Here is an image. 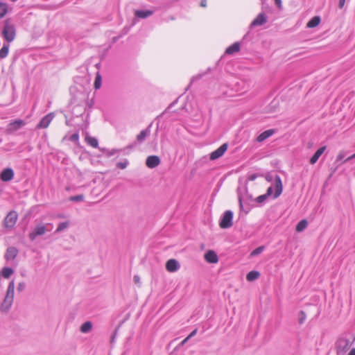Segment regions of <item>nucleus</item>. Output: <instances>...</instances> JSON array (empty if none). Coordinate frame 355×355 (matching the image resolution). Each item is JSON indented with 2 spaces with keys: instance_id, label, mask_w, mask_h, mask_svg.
<instances>
[{
  "instance_id": "8fccbe9b",
  "label": "nucleus",
  "mask_w": 355,
  "mask_h": 355,
  "mask_svg": "<svg viewBox=\"0 0 355 355\" xmlns=\"http://www.w3.org/2000/svg\"><path fill=\"white\" fill-rule=\"evenodd\" d=\"M256 178H257V175L255 174H253L249 177V180L251 181H253L256 179Z\"/></svg>"
},
{
  "instance_id": "5701e85b",
  "label": "nucleus",
  "mask_w": 355,
  "mask_h": 355,
  "mask_svg": "<svg viewBox=\"0 0 355 355\" xmlns=\"http://www.w3.org/2000/svg\"><path fill=\"white\" fill-rule=\"evenodd\" d=\"M240 50V44L239 42H235L232 45L230 46L225 50V53L227 54H233L236 52H238Z\"/></svg>"
},
{
  "instance_id": "b1692460",
  "label": "nucleus",
  "mask_w": 355,
  "mask_h": 355,
  "mask_svg": "<svg viewBox=\"0 0 355 355\" xmlns=\"http://www.w3.org/2000/svg\"><path fill=\"white\" fill-rule=\"evenodd\" d=\"M320 22V17L319 16H315L306 24V27L310 28H315L318 26Z\"/></svg>"
},
{
  "instance_id": "6e6552de",
  "label": "nucleus",
  "mask_w": 355,
  "mask_h": 355,
  "mask_svg": "<svg viewBox=\"0 0 355 355\" xmlns=\"http://www.w3.org/2000/svg\"><path fill=\"white\" fill-rule=\"evenodd\" d=\"M161 161L158 156L150 155L146 158V165L150 168H154L159 165Z\"/></svg>"
},
{
  "instance_id": "2eb2a0df",
  "label": "nucleus",
  "mask_w": 355,
  "mask_h": 355,
  "mask_svg": "<svg viewBox=\"0 0 355 355\" xmlns=\"http://www.w3.org/2000/svg\"><path fill=\"white\" fill-rule=\"evenodd\" d=\"M18 254V250L15 247H9L7 248L5 259L7 261L13 260Z\"/></svg>"
},
{
  "instance_id": "3c124183",
  "label": "nucleus",
  "mask_w": 355,
  "mask_h": 355,
  "mask_svg": "<svg viewBox=\"0 0 355 355\" xmlns=\"http://www.w3.org/2000/svg\"><path fill=\"white\" fill-rule=\"evenodd\" d=\"M354 158H355V153H354V154H353L352 155H351L350 157H349L348 158H347V159L344 161V162H347V161H348V160H350V159H354Z\"/></svg>"
},
{
  "instance_id": "6ab92c4d",
  "label": "nucleus",
  "mask_w": 355,
  "mask_h": 355,
  "mask_svg": "<svg viewBox=\"0 0 355 355\" xmlns=\"http://www.w3.org/2000/svg\"><path fill=\"white\" fill-rule=\"evenodd\" d=\"M93 327L92 322L90 321H87L84 322L80 327V331L83 334H87L89 333Z\"/></svg>"
},
{
  "instance_id": "20e7f679",
  "label": "nucleus",
  "mask_w": 355,
  "mask_h": 355,
  "mask_svg": "<svg viewBox=\"0 0 355 355\" xmlns=\"http://www.w3.org/2000/svg\"><path fill=\"white\" fill-rule=\"evenodd\" d=\"M232 218H233V212L230 210H227L225 211L223 214L220 221V227L223 229L230 228L232 226Z\"/></svg>"
},
{
  "instance_id": "4c0bfd02",
  "label": "nucleus",
  "mask_w": 355,
  "mask_h": 355,
  "mask_svg": "<svg viewBox=\"0 0 355 355\" xmlns=\"http://www.w3.org/2000/svg\"><path fill=\"white\" fill-rule=\"evenodd\" d=\"M128 164V161H125L124 162H119L117 164V167H119V168H121V169H124L127 167Z\"/></svg>"
},
{
  "instance_id": "f704fd0d",
  "label": "nucleus",
  "mask_w": 355,
  "mask_h": 355,
  "mask_svg": "<svg viewBox=\"0 0 355 355\" xmlns=\"http://www.w3.org/2000/svg\"><path fill=\"white\" fill-rule=\"evenodd\" d=\"M268 197L266 196V194H263V195H261L259 196H258L257 198H256V201L259 203H263L264 202L267 198Z\"/></svg>"
},
{
  "instance_id": "2f4dec72",
  "label": "nucleus",
  "mask_w": 355,
  "mask_h": 355,
  "mask_svg": "<svg viewBox=\"0 0 355 355\" xmlns=\"http://www.w3.org/2000/svg\"><path fill=\"white\" fill-rule=\"evenodd\" d=\"M263 248H264L263 246H260V247L257 248L251 252V256H256V255L261 254L263 252Z\"/></svg>"
},
{
  "instance_id": "09e8293b",
  "label": "nucleus",
  "mask_w": 355,
  "mask_h": 355,
  "mask_svg": "<svg viewBox=\"0 0 355 355\" xmlns=\"http://www.w3.org/2000/svg\"><path fill=\"white\" fill-rule=\"evenodd\" d=\"M119 151V150H112L110 152H109L108 155L110 156L114 155L115 153Z\"/></svg>"
},
{
  "instance_id": "1a4fd4ad",
  "label": "nucleus",
  "mask_w": 355,
  "mask_h": 355,
  "mask_svg": "<svg viewBox=\"0 0 355 355\" xmlns=\"http://www.w3.org/2000/svg\"><path fill=\"white\" fill-rule=\"evenodd\" d=\"M274 187H275L274 198H277L281 195L282 190H283L282 180L279 175H276L275 178Z\"/></svg>"
},
{
  "instance_id": "f03ea898",
  "label": "nucleus",
  "mask_w": 355,
  "mask_h": 355,
  "mask_svg": "<svg viewBox=\"0 0 355 355\" xmlns=\"http://www.w3.org/2000/svg\"><path fill=\"white\" fill-rule=\"evenodd\" d=\"M2 35L3 38L9 43L12 42L16 36V29L15 25L10 21V19H6L4 21V26L2 31Z\"/></svg>"
},
{
  "instance_id": "58836bf2",
  "label": "nucleus",
  "mask_w": 355,
  "mask_h": 355,
  "mask_svg": "<svg viewBox=\"0 0 355 355\" xmlns=\"http://www.w3.org/2000/svg\"><path fill=\"white\" fill-rule=\"evenodd\" d=\"M133 281L135 284H140V277L138 275H135L133 277Z\"/></svg>"
},
{
  "instance_id": "79ce46f5",
  "label": "nucleus",
  "mask_w": 355,
  "mask_h": 355,
  "mask_svg": "<svg viewBox=\"0 0 355 355\" xmlns=\"http://www.w3.org/2000/svg\"><path fill=\"white\" fill-rule=\"evenodd\" d=\"M197 334V329H194L191 332V334L187 336L189 339L191 338L193 336H194Z\"/></svg>"
},
{
  "instance_id": "473e14b6",
  "label": "nucleus",
  "mask_w": 355,
  "mask_h": 355,
  "mask_svg": "<svg viewBox=\"0 0 355 355\" xmlns=\"http://www.w3.org/2000/svg\"><path fill=\"white\" fill-rule=\"evenodd\" d=\"M83 199H84L83 195H77V196H71L69 198V200L71 201H76V202L83 201Z\"/></svg>"
},
{
  "instance_id": "9b49d317",
  "label": "nucleus",
  "mask_w": 355,
  "mask_h": 355,
  "mask_svg": "<svg viewBox=\"0 0 355 355\" xmlns=\"http://www.w3.org/2000/svg\"><path fill=\"white\" fill-rule=\"evenodd\" d=\"M180 268V263L174 259H169L166 263V268L170 272H176Z\"/></svg>"
},
{
  "instance_id": "5fc2aeb1",
  "label": "nucleus",
  "mask_w": 355,
  "mask_h": 355,
  "mask_svg": "<svg viewBox=\"0 0 355 355\" xmlns=\"http://www.w3.org/2000/svg\"><path fill=\"white\" fill-rule=\"evenodd\" d=\"M58 217L61 218H64V216L63 214H58Z\"/></svg>"
},
{
  "instance_id": "4468645a",
  "label": "nucleus",
  "mask_w": 355,
  "mask_h": 355,
  "mask_svg": "<svg viewBox=\"0 0 355 355\" xmlns=\"http://www.w3.org/2000/svg\"><path fill=\"white\" fill-rule=\"evenodd\" d=\"M205 259L207 262L210 263H216L218 261V256L213 250H208L205 254Z\"/></svg>"
},
{
  "instance_id": "4d7b16f0",
  "label": "nucleus",
  "mask_w": 355,
  "mask_h": 355,
  "mask_svg": "<svg viewBox=\"0 0 355 355\" xmlns=\"http://www.w3.org/2000/svg\"><path fill=\"white\" fill-rule=\"evenodd\" d=\"M12 1L15 2V1H17V0H11Z\"/></svg>"
},
{
  "instance_id": "c9c22d12",
  "label": "nucleus",
  "mask_w": 355,
  "mask_h": 355,
  "mask_svg": "<svg viewBox=\"0 0 355 355\" xmlns=\"http://www.w3.org/2000/svg\"><path fill=\"white\" fill-rule=\"evenodd\" d=\"M306 319V314L303 311H301L299 313V322L302 324Z\"/></svg>"
},
{
  "instance_id": "de8ad7c7",
  "label": "nucleus",
  "mask_w": 355,
  "mask_h": 355,
  "mask_svg": "<svg viewBox=\"0 0 355 355\" xmlns=\"http://www.w3.org/2000/svg\"><path fill=\"white\" fill-rule=\"evenodd\" d=\"M200 6L206 7L207 6V0H201Z\"/></svg>"
},
{
  "instance_id": "412c9836",
  "label": "nucleus",
  "mask_w": 355,
  "mask_h": 355,
  "mask_svg": "<svg viewBox=\"0 0 355 355\" xmlns=\"http://www.w3.org/2000/svg\"><path fill=\"white\" fill-rule=\"evenodd\" d=\"M150 131L149 128L143 130L137 136V141L139 143H142L146 138L150 135Z\"/></svg>"
},
{
  "instance_id": "dca6fc26",
  "label": "nucleus",
  "mask_w": 355,
  "mask_h": 355,
  "mask_svg": "<svg viewBox=\"0 0 355 355\" xmlns=\"http://www.w3.org/2000/svg\"><path fill=\"white\" fill-rule=\"evenodd\" d=\"M267 21L266 15L264 13H260L257 15V17L253 20L251 25L256 26H261L264 24Z\"/></svg>"
},
{
  "instance_id": "bb28decb",
  "label": "nucleus",
  "mask_w": 355,
  "mask_h": 355,
  "mask_svg": "<svg viewBox=\"0 0 355 355\" xmlns=\"http://www.w3.org/2000/svg\"><path fill=\"white\" fill-rule=\"evenodd\" d=\"M307 225L308 223L306 220H300L296 226V231L298 232H302L307 227Z\"/></svg>"
},
{
  "instance_id": "ea45409f",
  "label": "nucleus",
  "mask_w": 355,
  "mask_h": 355,
  "mask_svg": "<svg viewBox=\"0 0 355 355\" xmlns=\"http://www.w3.org/2000/svg\"><path fill=\"white\" fill-rule=\"evenodd\" d=\"M272 191H273L272 187H268V189H267L266 193V196H267L268 197H269L270 196H271V195H272Z\"/></svg>"
},
{
  "instance_id": "ddd939ff",
  "label": "nucleus",
  "mask_w": 355,
  "mask_h": 355,
  "mask_svg": "<svg viewBox=\"0 0 355 355\" xmlns=\"http://www.w3.org/2000/svg\"><path fill=\"white\" fill-rule=\"evenodd\" d=\"M24 124H25V123L24 122L23 120H21V119L16 120V121L11 122L8 124L7 130L10 132L16 131V130H19V128H21L22 126H24Z\"/></svg>"
},
{
  "instance_id": "e433bc0d",
  "label": "nucleus",
  "mask_w": 355,
  "mask_h": 355,
  "mask_svg": "<svg viewBox=\"0 0 355 355\" xmlns=\"http://www.w3.org/2000/svg\"><path fill=\"white\" fill-rule=\"evenodd\" d=\"M345 157V153L344 152H340L336 157V162H340L343 160Z\"/></svg>"
},
{
  "instance_id": "a878e982",
  "label": "nucleus",
  "mask_w": 355,
  "mask_h": 355,
  "mask_svg": "<svg viewBox=\"0 0 355 355\" xmlns=\"http://www.w3.org/2000/svg\"><path fill=\"white\" fill-rule=\"evenodd\" d=\"M14 272V270L11 268L5 267L2 269L1 275L3 278H9Z\"/></svg>"
},
{
  "instance_id": "72a5a7b5",
  "label": "nucleus",
  "mask_w": 355,
  "mask_h": 355,
  "mask_svg": "<svg viewBox=\"0 0 355 355\" xmlns=\"http://www.w3.org/2000/svg\"><path fill=\"white\" fill-rule=\"evenodd\" d=\"M26 283L24 282H21L18 284L17 286V291L18 292H22L25 290L26 288Z\"/></svg>"
},
{
  "instance_id": "37998d69",
  "label": "nucleus",
  "mask_w": 355,
  "mask_h": 355,
  "mask_svg": "<svg viewBox=\"0 0 355 355\" xmlns=\"http://www.w3.org/2000/svg\"><path fill=\"white\" fill-rule=\"evenodd\" d=\"M189 338L188 337H186L179 345V347L183 346L185 343H187L189 341Z\"/></svg>"
},
{
  "instance_id": "c756f323",
  "label": "nucleus",
  "mask_w": 355,
  "mask_h": 355,
  "mask_svg": "<svg viewBox=\"0 0 355 355\" xmlns=\"http://www.w3.org/2000/svg\"><path fill=\"white\" fill-rule=\"evenodd\" d=\"M69 226V221H65V222H62V223H60L56 230H55V232L56 233H58V232H62L63 230H66L68 227Z\"/></svg>"
},
{
  "instance_id": "a211bd4d",
  "label": "nucleus",
  "mask_w": 355,
  "mask_h": 355,
  "mask_svg": "<svg viewBox=\"0 0 355 355\" xmlns=\"http://www.w3.org/2000/svg\"><path fill=\"white\" fill-rule=\"evenodd\" d=\"M326 149V146H322L315 153L314 155L311 157L310 159V164H314L317 162L319 157L322 155V153L324 152Z\"/></svg>"
},
{
  "instance_id": "a19ab883",
  "label": "nucleus",
  "mask_w": 355,
  "mask_h": 355,
  "mask_svg": "<svg viewBox=\"0 0 355 355\" xmlns=\"http://www.w3.org/2000/svg\"><path fill=\"white\" fill-rule=\"evenodd\" d=\"M71 140L72 141H78V135L73 134L71 136Z\"/></svg>"
},
{
  "instance_id": "7ed1b4c3",
  "label": "nucleus",
  "mask_w": 355,
  "mask_h": 355,
  "mask_svg": "<svg viewBox=\"0 0 355 355\" xmlns=\"http://www.w3.org/2000/svg\"><path fill=\"white\" fill-rule=\"evenodd\" d=\"M351 342L347 338H339L336 343L337 355H345V352L349 349Z\"/></svg>"
},
{
  "instance_id": "603ef678",
  "label": "nucleus",
  "mask_w": 355,
  "mask_h": 355,
  "mask_svg": "<svg viewBox=\"0 0 355 355\" xmlns=\"http://www.w3.org/2000/svg\"><path fill=\"white\" fill-rule=\"evenodd\" d=\"M347 355H355V348L352 349Z\"/></svg>"
},
{
  "instance_id": "a18cd8bd",
  "label": "nucleus",
  "mask_w": 355,
  "mask_h": 355,
  "mask_svg": "<svg viewBox=\"0 0 355 355\" xmlns=\"http://www.w3.org/2000/svg\"><path fill=\"white\" fill-rule=\"evenodd\" d=\"M272 176L270 174H268L266 175V180L268 181V182H271L272 180Z\"/></svg>"
},
{
  "instance_id": "9d476101",
  "label": "nucleus",
  "mask_w": 355,
  "mask_h": 355,
  "mask_svg": "<svg viewBox=\"0 0 355 355\" xmlns=\"http://www.w3.org/2000/svg\"><path fill=\"white\" fill-rule=\"evenodd\" d=\"M1 180L3 182H8L13 179L14 171L10 168H5L0 174Z\"/></svg>"
},
{
  "instance_id": "864d4df0",
  "label": "nucleus",
  "mask_w": 355,
  "mask_h": 355,
  "mask_svg": "<svg viewBox=\"0 0 355 355\" xmlns=\"http://www.w3.org/2000/svg\"><path fill=\"white\" fill-rule=\"evenodd\" d=\"M239 205H240L241 209H242L243 208V204H242V201H241V198H239Z\"/></svg>"
},
{
  "instance_id": "393cba45",
  "label": "nucleus",
  "mask_w": 355,
  "mask_h": 355,
  "mask_svg": "<svg viewBox=\"0 0 355 355\" xmlns=\"http://www.w3.org/2000/svg\"><path fill=\"white\" fill-rule=\"evenodd\" d=\"M260 276V273L258 271L252 270L247 274L246 279L248 282H253L257 279Z\"/></svg>"
},
{
  "instance_id": "6e6d98bb",
  "label": "nucleus",
  "mask_w": 355,
  "mask_h": 355,
  "mask_svg": "<svg viewBox=\"0 0 355 355\" xmlns=\"http://www.w3.org/2000/svg\"><path fill=\"white\" fill-rule=\"evenodd\" d=\"M200 78V76L193 77V80L195 78Z\"/></svg>"
},
{
  "instance_id": "c03bdc74",
  "label": "nucleus",
  "mask_w": 355,
  "mask_h": 355,
  "mask_svg": "<svg viewBox=\"0 0 355 355\" xmlns=\"http://www.w3.org/2000/svg\"><path fill=\"white\" fill-rule=\"evenodd\" d=\"M275 3L279 8H282V0H275Z\"/></svg>"
},
{
  "instance_id": "4be33fe9",
  "label": "nucleus",
  "mask_w": 355,
  "mask_h": 355,
  "mask_svg": "<svg viewBox=\"0 0 355 355\" xmlns=\"http://www.w3.org/2000/svg\"><path fill=\"white\" fill-rule=\"evenodd\" d=\"M85 142L93 148H98V141L96 138L92 137L88 135L85 138Z\"/></svg>"
},
{
  "instance_id": "c85d7f7f",
  "label": "nucleus",
  "mask_w": 355,
  "mask_h": 355,
  "mask_svg": "<svg viewBox=\"0 0 355 355\" xmlns=\"http://www.w3.org/2000/svg\"><path fill=\"white\" fill-rule=\"evenodd\" d=\"M8 6L6 3H0V19L3 18L8 12Z\"/></svg>"
},
{
  "instance_id": "f3484780",
  "label": "nucleus",
  "mask_w": 355,
  "mask_h": 355,
  "mask_svg": "<svg viewBox=\"0 0 355 355\" xmlns=\"http://www.w3.org/2000/svg\"><path fill=\"white\" fill-rule=\"evenodd\" d=\"M275 131L272 129L267 130L261 133L257 138L258 142H262L274 134Z\"/></svg>"
},
{
  "instance_id": "7c9ffc66",
  "label": "nucleus",
  "mask_w": 355,
  "mask_h": 355,
  "mask_svg": "<svg viewBox=\"0 0 355 355\" xmlns=\"http://www.w3.org/2000/svg\"><path fill=\"white\" fill-rule=\"evenodd\" d=\"M101 83H102L101 76L98 73H97V74L96 76L94 84V88L96 89H100L101 87Z\"/></svg>"
},
{
  "instance_id": "aec40b11",
  "label": "nucleus",
  "mask_w": 355,
  "mask_h": 355,
  "mask_svg": "<svg viewBox=\"0 0 355 355\" xmlns=\"http://www.w3.org/2000/svg\"><path fill=\"white\" fill-rule=\"evenodd\" d=\"M153 14V12L151 10H136L135 12V15L136 17L145 19L146 17H148L151 16Z\"/></svg>"
},
{
  "instance_id": "cd10ccee",
  "label": "nucleus",
  "mask_w": 355,
  "mask_h": 355,
  "mask_svg": "<svg viewBox=\"0 0 355 355\" xmlns=\"http://www.w3.org/2000/svg\"><path fill=\"white\" fill-rule=\"evenodd\" d=\"M8 51H9V44H3L1 49L0 50V59L5 58L8 55Z\"/></svg>"
},
{
  "instance_id": "f257e3e1",
  "label": "nucleus",
  "mask_w": 355,
  "mask_h": 355,
  "mask_svg": "<svg viewBox=\"0 0 355 355\" xmlns=\"http://www.w3.org/2000/svg\"><path fill=\"white\" fill-rule=\"evenodd\" d=\"M14 293H15V282L14 280H12L8 286L6 295L5 298L0 306V309L3 312H7L10 308L11 307L13 300H14Z\"/></svg>"
},
{
  "instance_id": "0eeeda50",
  "label": "nucleus",
  "mask_w": 355,
  "mask_h": 355,
  "mask_svg": "<svg viewBox=\"0 0 355 355\" xmlns=\"http://www.w3.org/2000/svg\"><path fill=\"white\" fill-rule=\"evenodd\" d=\"M228 147L227 144L225 143L221 145L218 149L213 151L209 156V159L211 160H215L222 157L223 154L225 153Z\"/></svg>"
},
{
  "instance_id": "49530a36",
  "label": "nucleus",
  "mask_w": 355,
  "mask_h": 355,
  "mask_svg": "<svg viewBox=\"0 0 355 355\" xmlns=\"http://www.w3.org/2000/svg\"><path fill=\"white\" fill-rule=\"evenodd\" d=\"M345 2V0H339L338 6H339L340 8H342L344 6Z\"/></svg>"
},
{
  "instance_id": "39448f33",
  "label": "nucleus",
  "mask_w": 355,
  "mask_h": 355,
  "mask_svg": "<svg viewBox=\"0 0 355 355\" xmlns=\"http://www.w3.org/2000/svg\"><path fill=\"white\" fill-rule=\"evenodd\" d=\"M17 220V214L16 211H10L3 220V225L7 229H12Z\"/></svg>"
},
{
  "instance_id": "423d86ee",
  "label": "nucleus",
  "mask_w": 355,
  "mask_h": 355,
  "mask_svg": "<svg viewBox=\"0 0 355 355\" xmlns=\"http://www.w3.org/2000/svg\"><path fill=\"white\" fill-rule=\"evenodd\" d=\"M46 232V226L43 224H39L35 227L31 232L29 233L28 237L31 241H33L37 236L44 235Z\"/></svg>"
},
{
  "instance_id": "f8f14e48",
  "label": "nucleus",
  "mask_w": 355,
  "mask_h": 355,
  "mask_svg": "<svg viewBox=\"0 0 355 355\" xmlns=\"http://www.w3.org/2000/svg\"><path fill=\"white\" fill-rule=\"evenodd\" d=\"M53 117L54 114L53 113L48 114L41 119L37 127L38 128H46L53 120Z\"/></svg>"
}]
</instances>
